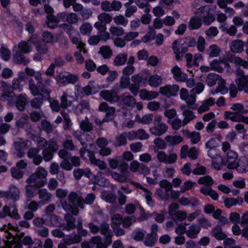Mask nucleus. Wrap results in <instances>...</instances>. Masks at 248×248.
<instances>
[{
  "mask_svg": "<svg viewBox=\"0 0 248 248\" xmlns=\"http://www.w3.org/2000/svg\"><path fill=\"white\" fill-rule=\"evenodd\" d=\"M179 90V87L178 85H166L161 87L159 88L160 93L167 97L175 96L177 94Z\"/></svg>",
  "mask_w": 248,
  "mask_h": 248,
  "instance_id": "15",
  "label": "nucleus"
},
{
  "mask_svg": "<svg viewBox=\"0 0 248 248\" xmlns=\"http://www.w3.org/2000/svg\"><path fill=\"white\" fill-rule=\"evenodd\" d=\"M191 94L185 99L186 104L188 108L192 109H196L197 106L195 105L196 96L195 93H190Z\"/></svg>",
  "mask_w": 248,
  "mask_h": 248,
  "instance_id": "59",
  "label": "nucleus"
},
{
  "mask_svg": "<svg viewBox=\"0 0 248 248\" xmlns=\"http://www.w3.org/2000/svg\"><path fill=\"white\" fill-rule=\"evenodd\" d=\"M239 115L234 112L227 111L224 113V118L225 120H230L234 122H240Z\"/></svg>",
  "mask_w": 248,
  "mask_h": 248,
  "instance_id": "55",
  "label": "nucleus"
},
{
  "mask_svg": "<svg viewBox=\"0 0 248 248\" xmlns=\"http://www.w3.org/2000/svg\"><path fill=\"white\" fill-rule=\"evenodd\" d=\"M62 146L65 149H67L69 151H74L75 150V146L70 136L66 135L65 136V140L62 143Z\"/></svg>",
  "mask_w": 248,
  "mask_h": 248,
  "instance_id": "57",
  "label": "nucleus"
},
{
  "mask_svg": "<svg viewBox=\"0 0 248 248\" xmlns=\"http://www.w3.org/2000/svg\"><path fill=\"white\" fill-rule=\"evenodd\" d=\"M59 149V145L56 141L49 140L48 146L42 151V158L46 162H48L52 159L54 153Z\"/></svg>",
  "mask_w": 248,
  "mask_h": 248,
  "instance_id": "8",
  "label": "nucleus"
},
{
  "mask_svg": "<svg viewBox=\"0 0 248 248\" xmlns=\"http://www.w3.org/2000/svg\"><path fill=\"white\" fill-rule=\"evenodd\" d=\"M220 78V75L215 73H210L207 76L205 81L209 86L212 87L216 84L217 81L218 82Z\"/></svg>",
  "mask_w": 248,
  "mask_h": 248,
  "instance_id": "46",
  "label": "nucleus"
},
{
  "mask_svg": "<svg viewBox=\"0 0 248 248\" xmlns=\"http://www.w3.org/2000/svg\"><path fill=\"white\" fill-rule=\"evenodd\" d=\"M19 51L24 54H28L32 51V46L27 41H21L17 45Z\"/></svg>",
  "mask_w": 248,
  "mask_h": 248,
  "instance_id": "37",
  "label": "nucleus"
},
{
  "mask_svg": "<svg viewBox=\"0 0 248 248\" xmlns=\"http://www.w3.org/2000/svg\"><path fill=\"white\" fill-rule=\"evenodd\" d=\"M68 201L62 202V206L65 212H71L73 215L77 216L79 213L78 207L83 209L84 206L82 204L83 197L79 191H72L68 196Z\"/></svg>",
  "mask_w": 248,
  "mask_h": 248,
  "instance_id": "2",
  "label": "nucleus"
},
{
  "mask_svg": "<svg viewBox=\"0 0 248 248\" xmlns=\"http://www.w3.org/2000/svg\"><path fill=\"white\" fill-rule=\"evenodd\" d=\"M143 196L145 198L147 204L151 207L155 205L154 201L152 198V193L147 189H144Z\"/></svg>",
  "mask_w": 248,
  "mask_h": 248,
  "instance_id": "58",
  "label": "nucleus"
},
{
  "mask_svg": "<svg viewBox=\"0 0 248 248\" xmlns=\"http://www.w3.org/2000/svg\"><path fill=\"white\" fill-rule=\"evenodd\" d=\"M13 145L14 155L19 158L24 157L27 149V141L23 139L18 138L14 142Z\"/></svg>",
  "mask_w": 248,
  "mask_h": 248,
  "instance_id": "7",
  "label": "nucleus"
},
{
  "mask_svg": "<svg viewBox=\"0 0 248 248\" xmlns=\"http://www.w3.org/2000/svg\"><path fill=\"white\" fill-rule=\"evenodd\" d=\"M127 143V139L124 132L115 137L113 145L115 147H120L125 145Z\"/></svg>",
  "mask_w": 248,
  "mask_h": 248,
  "instance_id": "47",
  "label": "nucleus"
},
{
  "mask_svg": "<svg viewBox=\"0 0 248 248\" xmlns=\"http://www.w3.org/2000/svg\"><path fill=\"white\" fill-rule=\"evenodd\" d=\"M211 233L217 239L219 240H223L227 237L226 234L222 232L221 226L218 225L212 229Z\"/></svg>",
  "mask_w": 248,
  "mask_h": 248,
  "instance_id": "34",
  "label": "nucleus"
},
{
  "mask_svg": "<svg viewBox=\"0 0 248 248\" xmlns=\"http://www.w3.org/2000/svg\"><path fill=\"white\" fill-rule=\"evenodd\" d=\"M99 95L105 101L111 104L118 103L119 101V95L114 90H103Z\"/></svg>",
  "mask_w": 248,
  "mask_h": 248,
  "instance_id": "9",
  "label": "nucleus"
},
{
  "mask_svg": "<svg viewBox=\"0 0 248 248\" xmlns=\"http://www.w3.org/2000/svg\"><path fill=\"white\" fill-rule=\"evenodd\" d=\"M171 71L173 74L174 79L177 81L185 82L186 80L187 75L183 73L180 68L178 66H174Z\"/></svg>",
  "mask_w": 248,
  "mask_h": 248,
  "instance_id": "26",
  "label": "nucleus"
},
{
  "mask_svg": "<svg viewBox=\"0 0 248 248\" xmlns=\"http://www.w3.org/2000/svg\"><path fill=\"white\" fill-rule=\"evenodd\" d=\"M69 95L66 92H63L60 97V104L62 109H65L72 105V101L69 100Z\"/></svg>",
  "mask_w": 248,
  "mask_h": 248,
  "instance_id": "43",
  "label": "nucleus"
},
{
  "mask_svg": "<svg viewBox=\"0 0 248 248\" xmlns=\"http://www.w3.org/2000/svg\"><path fill=\"white\" fill-rule=\"evenodd\" d=\"M236 169L239 173L248 171V160L246 158L239 159Z\"/></svg>",
  "mask_w": 248,
  "mask_h": 248,
  "instance_id": "44",
  "label": "nucleus"
},
{
  "mask_svg": "<svg viewBox=\"0 0 248 248\" xmlns=\"http://www.w3.org/2000/svg\"><path fill=\"white\" fill-rule=\"evenodd\" d=\"M202 24V22L201 18L194 16L190 18L188 27L190 30H197L201 27Z\"/></svg>",
  "mask_w": 248,
  "mask_h": 248,
  "instance_id": "39",
  "label": "nucleus"
},
{
  "mask_svg": "<svg viewBox=\"0 0 248 248\" xmlns=\"http://www.w3.org/2000/svg\"><path fill=\"white\" fill-rule=\"evenodd\" d=\"M214 180L209 175H206L200 177L198 180V183L200 185H204L206 186H210L214 184Z\"/></svg>",
  "mask_w": 248,
  "mask_h": 248,
  "instance_id": "64",
  "label": "nucleus"
},
{
  "mask_svg": "<svg viewBox=\"0 0 248 248\" xmlns=\"http://www.w3.org/2000/svg\"><path fill=\"white\" fill-rule=\"evenodd\" d=\"M215 99L210 97L204 101L202 105L198 108V111L199 113H202L209 109L210 106L213 105L215 103Z\"/></svg>",
  "mask_w": 248,
  "mask_h": 248,
  "instance_id": "42",
  "label": "nucleus"
},
{
  "mask_svg": "<svg viewBox=\"0 0 248 248\" xmlns=\"http://www.w3.org/2000/svg\"><path fill=\"white\" fill-rule=\"evenodd\" d=\"M79 126L82 131L87 132L91 131L93 128V124L90 122L87 117L80 122Z\"/></svg>",
  "mask_w": 248,
  "mask_h": 248,
  "instance_id": "53",
  "label": "nucleus"
},
{
  "mask_svg": "<svg viewBox=\"0 0 248 248\" xmlns=\"http://www.w3.org/2000/svg\"><path fill=\"white\" fill-rule=\"evenodd\" d=\"M112 19L114 23L117 26L122 25L126 26L128 22V19L122 15L116 16Z\"/></svg>",
  "mask_w": 248,
  "mask_h": 248,
  "instance_id": "63",
  "label": "nucleus"
},
{
  "mask_svg": "<svg viewBox=\"0 0 248 248\" xmlns=\"http://www.w3.org/2000/svg\"><path fill=\"white\" fill-rule=\"evenodd\" d=\"M39 95H40L42 97L45 96L47 97V100L50 104V107L53 111H60L61 108H62L60 103L59 102L58 100L51 98L50 97V95L49 96H46L45 95H42V94H40Z\"/></svg>",
  "mask_w": 248,
  "mask_h": 248,
  "instance_id": "36",
  "label": "nucleus"
},
{
  "mask_svg": "<svg viewBox=\"0 0 248 248\" xmlns=\"http://www.w3.org/2000/svg\"><path fill=\"white\" fill-rule=\"evenodd\" d=\"M28 102V98L27 94L26 93H21L16 97L15 106L18 110L23 111L25 110Z\"/></svg>",
  "mask_w": 248,
  "mask_h": 248,
  "instance_id": "20",
  "label": "nucleus"
},
{
  "mask_svg": "<svg viewBox=\"0 0 248 248\" xmlns=\"http://www.w3.org/2000/svg\"><path fill=\"white\" fill-rule=\"evenodd\" d=\"M47 171L43 167H38L35 172L31 174L26 180L28 184H33L36 188L44 186L46 183Z\"/></svg>",
  "mask_w": 248,
  "mask_h": 248,
  "instance_id": "3",
  "label": "nucleus"
},
{
  "mask_svg": "<svg viewBox=\"0 0 248 248\" xmlns=\"http://www.w3.org/2000/svg\"><path fill=\"white\" fill-rule=\"evenodd\" d=\"M156 158L159 162L166 164H172L176 161L177 155L175 153L167 155L165 152L161 151L157 152Z\"/></svg>",
  "mask_w": 248,
  "mask_h": 248,
  "instance_id": "13",
  "label": "nucleus"
},
{
  "mask_svg": "<svg viewBox=\"0 0 248 248\" xmlns=\"http://www.w3.org/2000/svg\"><path fill=\"white\" fill-rule=\"evenodd\" d=\"M29 124V116L28 114L23 113L21 117L17 120L15 123L16 128L18 130L21 128H24Z\"/></svg>",
  "mask_w": 248,
  "mask_h": 248,
  "instance_id": "33",
  "label": "nucleus"
},
{
  "mask_svg": "<svg viewBox=\"0 0 248 248\" xmlns=\"http://www.w3.org/2000/svg\"><path fill=\"white\" fill-rule=\"evenodd\" d=\"M82 240L81 237L78 234L69 235L63 239V241L67 245L78 243Z\"/></svg>",
  "mask_w": 248,
  "mask_h": 248,
  "instance_id": "41",
  "label": "nucleus"
},
{
  "mask_svg": "<svg viewBox=\"0 0 248 248\" xmlns=\"http://www.w3.org/2000/svg\"><path fill=\"white\" fill-rule=\"evenodd\" d=\"M66 214L64 216V218L66 222V225L64 228L67 231L73 230L76 228V218L73 217L71 212H66Z\"/></svg>",
  "mask_w": 248,
  "mask_h": 248,
  "instance_id": "25",
  "label": "nucleus"
},
{
  "mask_svg": "<svg viewBox=\"0 0 248 248\" xmlns=\"http://www.w3.org/2000/svg\"><path fill=\"white\" fill-rule=\"evenodd\" d=\"M162 78L157 75H154L150 76L148 79L149 84L153 87H158L162 83Z\"/></svg>",
  "mask_w": 248,
  "mask_h": 248,
  "instance_id": "49",
  "label": "nucleus"
},
{
  "mask_svg": "<svg viewBox=\"0 0 248 248\" xmlns=\"http://www.w3.org/2000/svg\"><path fill=\"white\" fill-rule=\"evenodd\" d=\"M201 17L203 18V22L204 24L208 25L213 22L215 19V16L208 11L202 12Z\"/></svg>",
  "mask_w": 248,
  "mask_h": 248,
  "instance_id": "52",
  "label": "nucleus"
},
{
  "mask_svg": "<svg viewBox=\"0 0 248 248\" xmlns=\"http://www.w3.org/2000/svg\"><path fill=\"white\" fill-rule=\"evenodd\" d=\"M38 188L35 187L32 184H29L25 186V195L29 198L34 197L36 194V189Z\"/></svg>",
  "mask_w": 248,
  "mask_h": 248,
  "instance_id": "60",
  "label": "nucleus"
},
{
  "mask_svg": "<svg viewBox=\"0 0 248 248\" xmlns=\"http://www.w3.org/2000/svg\"><path fill=\"white\" fill-rule=\"evenodd\" d=\"M98 110L100 111L106 112L104 122H108L113 119L116 111L114 107H109L106 102H103L99 105Z\"/></svg>",
  "mask_w": 248,
  "mask_h": 248,
  "instance_id": "12",
  "label": "nucleus"
},
{
  "mask_svg": "<svg viewBox=\"0 0 248 248\" xmlns=\"http://www.w3.org/2000/svg\"><path fill=\"white\" fill-rule=\"evenodd\" d=\"M188 156L191 159H196L198 157V152L195 147H192L188 150L187 145H183L180 151V157L186 158Z\"/></svg>",
  "mask_w": 248,
  "mask_h": 248,
  "instance_id": "17",
  "label": "nucleus"
},
{
  "mask_svg": "<svg viewBox=\"0 0 248 248\" xmlns=\"http://www.w3.org/2000/svg\"><path fill=\"white\" fill-rule=\"evenodd\" d=\"M186 137L190 139L193 144L197 143L201 139L200 133L198 132L194 131L190 132L188 131H186Z\"/></svg>",
  "mask_w": 248,
  "mask_h": 248,
  "instance_id": "56",
  "label": "nucleus"
},
{
  "mask_svg": "<svg viewBox=\"0 0 248 248\" xmlns=\"http://www.w3.org/2000/svg\"><path fill=\"white\" fill-rule=\"evenodd\" d=\"M154 126L149 129L150 132L153 135L160 136L165 134L168 129V126L162 121L160 116H156L154 119Z\"/></svg>",
  "mask_w": 248,
  "mask_h": 248,
  "instance_id": "4",
  "label": "nucleus"
},
{
  "mask_svg": "<svg viewBox=\"0 0 248 248\" xmlns=\"http://www.w3.org/2000/svg\"><path fill=\"white\" fill-rule=\"evenodd\" d=\"M243 202L242 198L237 197L236 198H228L224 200V204L225 206L229 208L237 204H241Z\"/></svg>",
  "mask_w": 248,
  "mask_h": 248,
  "instance_id": "45",
  "label": "nucleus"
},
{
  "mask_svg": "<svg viewBox=\"0 0 248 248\" xmlns=\"http://www.w3.org/2000/svg\"><path fill=\"white\" fill-rule=\"evenodd\" d=\"M38 194L43 204H46L51 200L52 195L46 188L39 189L38 190Z\"/></svg>",
  "mask_w": 248,
  "mask_h": 248,
  "instance_id": "30",
  "label": "nucleus"
},
{
  "mask_svg": "<svg viewBox=\"0 0 248 248\" xmlns=\"http://www.w3.org/2000/svg\"><path fill=\"white\" fill-rule=\"evenodd\" d=\"M59 20L56 16L53 14L47 15L46 24L47 27L51 29H55L58 26Z\"/></svg>",
  "mask_w": 248,
  "mask_h": 248,
  "instance_id": "40",
  "label": "nucleus"
},
{
  "mask_svg": "<svg viewBox=\"0 0 248 248\" xmlns=\"http://www.w3.org/2000/svg\"><path fill=\"white\" fill-rule=\"evenodd\" d=\"M26 77L23 72L19 73L18 77L14 78L12 80V86L11 87L14 90L21 92L23 90V87L21 84V82L24 80Z\"/></svg>",
  "mask_w": 248,
  "mask_h": 248,
  "instance_id": "24",
  "label": "nucleus"
},
{
  "mask_svg": "<svg viewBox=\"0 0 248 248\" xmlns=\"http://www.w3.org/2000/svg\"><path fill=\"white\" fill-rule=\"evenodd\" d=\"M20 191L19 189L14 185H11L9 190L5 191L4 198L11 199L14 202L19 200L20 197Z\"/></svg>",
  "mask_w": 248,
  "mask_h": 248,
  "instance_id": "21",
  "label": "nucleus"
},
{
  "mask_svg": "<svg viewBox=\"0 0 248 248\" xmlns=\"http://www.w3.org/2000/svg\"><path fill=\"white\" fill-rule=\"evenodd\" d=\"M20 240L24 245L28 246V248H40L42 244L40 240L34 239L33 241L31 237L29 236H25Z\"/></svg>",
  "mask_w": 248,
  "mask_h": 248,
  "instance_id": "19",
  "label": "nucleus"
},
{
  "mask_svg": "<svg viewBox=\"0 0 248 248\" xmlns=\"http://www.w3.org/2000/svg\"><path fill=\"white\" fill-rule=\"evenodd\" d=\"M99 232L104 236V239L112 240L113 233L109 228L108 223L103 222L99 225Z\"/></svg>",
  "mask_w": 248,
  "mask_h": 248,
  "instance_id": "23",
  "label": "nucleus"
},
{
  "mask_svg": "<svg viewBox=\"0 0 248 248\" xmlns=\"http://www.w3.org/2000/svg\"><path fill=\"white\" fill-rule=\"evenodd\" d=\"M158 96V93L155 91H148L146 89H142L140 91V96L142 100H150Z\"/></svg>",
  "mask_w": 248,
  "mask_h": 248,
  "instance_id": "29",
  "label": "nucleus"
},
{
  "mask_svg": "<svg viewBox=\"0 0 248 248\" xmlns=\"http://www.w3.org/2000/svg\"><path fill=\"white\" fill-rule=\"evenodd\" d=\"M23 54L19 51L15 53L13 58L15 63L17 64L23 63L24 65H26L29 62V60L26 59V57Z\"/></svg>",
  "mask_w": 248,
  "mask_h": 248,
  "instance_id": "48",
  "label": "nucleus"
},
{
  "mask_svg": "<svg viewBox=\"0 0 248 248\" xmlns=\"http://www.w3.org/2000/svg\"><path fill=\"white\" fill-rule=\"evenodd\" d=\"M88 153L90 162L92 164L98 167L100 170H105L106 169L107 165L104 161L96 159L92 152L88 151Z\"/></svg>",
  "mask_w": 248,
  "mask_h": 248,
  "instance_id": "27",
  "label": "nucleus"
},
{
  "mask_svg": "<svg viewBox=\"0 0 248 248\" xmlns=\"http://www.w3.org/2000/svg\"><path fill=\"white\" fill-rule=\"evenodd\" d=\"M237 76L235 80L238 90L244 91L248 93V75H245L244 71L241 69H238L236 71Z\"/></svg>",
  "mask_w": 248,
  "mask_h": 248,
  "instance_id": "6",
  "label": "nucleus"
},
{
  "mask_svg": "<svg viewBox=\"0 0 248 248\" xmlns=\"http://www.w3.org/2000/svg\"><path fill=\"white\" fill-rule=\"evenodd\" d=\"M39 149L37 148H31L27 152V156L29 158L33 159V162L36 165H39L43 160L42 156L38 155Z\"/></svg>",
  "mask_w": 248,
  "mask_h": 248,
  "instance_id": "22",
  "label": "nucleus"
},
{
  "mask_svg": "<svg viewBox=\"0 0 248 248\" xmlns=\"http://www.w3.org/2000/svg\"><path fill=\"white\" fill-rule=\"evenodd\" d=\"M67 72H62L56 76L55 79L59 86H65L67 84Z\"/></svg>",
  "mask_w": 248,
  "mask_h": 248,
  "instance_id": "61",
  "label": "nucleus"
},
{
  "mask_svg": "<svg viewBox=\"0 0 248 248\" xmlns=\"http://www.w3.org/2000/svg\"><path fill=\"white\" fill-rule=\"evenodd\" d=\"M244 43L239 39L233 40L231 43L230 48L234 53L241 52L244 49Z\"/></svg>",
  "mask_w": 248,
  "mask_h": 248,
  "instance_id": "31",
  "label": "nucleus"
},
{
  "mask_svg": "<svg viewBox=\"0 0 248 248\" xmlns=\"http://www.w3.org/2000/svg\"><path fill=\"white\" fill-rule=\"evenodd\" d=\"M98 21L94 24L95 28H107V24H109L112 20V16L107 13H102L97 16Z\"/></svg>",
  "mask_w": 248,
  "mask_h": 248,
  "instance_id": "16",
  "label": "nucleus"
},
{
  "mask_svg": "<svg viewBox=\"0 0 248 248\" xmlns=\"http://www.w3.org/2000/svg\"><path fill=\"white\" fill-rule=\"evenodd\" d=\"M2 93L1 100L6 101H10L15 96V93L10 85H8L5 81H1L0 87Z\"/></svg>",
  "mask_w": 248,
  "mask_h": 248,
  "instance_id": "11",
  "label": "nucleus"
},
{
  "mask_svg": "<svg viewBox=\"0 0 248 248\" xmlns=\"http://www.w3.org/2000/svg\"><path fill=\"white\" fill-rule=\"evenodd\" d=\"M122 7V4L119 1L113 0L111 2L105 0L101 3V8L105 12L119 11Z\"/></svg>",
  "mask_w": 248,
  "mask_h": 248,
  "instance_id": "14",
  "label": "nucleus"
},
{
  "mask_svg": "<svg viewBox=\"0 0 248 248\" xmlns=\"http://www.w3.org/2000/svg\"><path fill=\"white\" fill-rule=\"evenodd\" d=\"M41 203V201L36 202L30 199H27L26 202V205L28 209L33 212H36L38 209Z\"/></svg>",
  "mask_w": 248,
  "mask_h": 248,
  "instance_id": "50",
  "label": "nucleus"
},
{
  "mask_svg": "<svg viewBox=\"0 0 248 248\" xmlns=\"http://www.w3.org/2000/svg\"><path fill=\"white\" fill-rule=\"evenodd\" d=\"M98 31V35L100 38V40L107 41L111 38L110 32L106 31L107 28H95Z\"/></svg>",
  "mask_w": 248,
  "mask_h": 248,
  "instance_id": "51",
  "label": "nucleus"
},
{
  "mask_svg": "<svg viewBox=\"0 0 248 248\" xmlns=\"http://www.w3.org/2000/svg\"><path fill=\"white\" fill-rule=\"evenodd\" d=\"M182 115L184 117L183 120V126L186 125L196 118L194 113L191 110L182 112Z\"/></svg>",
  "mask_w": 248,
  "mask_h": 248,
  "instance_id": "54",
  "label": "nucleus"
},
{
  "mask_svg": "<svg viewBox=\"0 0 248 248\" xmlns=\"http://www.w3.org/2000/svg\"><path fill=\"white\" fill-rule=\"evenodd\" d=\"M98 53L105 59H109L113 55V51L110 46H103L100 47Z\"/></svg>",
  "mask_w": 248,
  "mask_h": 248,
  "instance_id": "38",
  "label": "nucleus"
},
{
  "mask_svg": "<svg viewBox=\"0 0 248 248\" xmlns=\"http://www.w3.org/2000/svg\"><path fill=\"white\" fill-rule=\"evenodd\" d=\"M111 36L119 37L125 33L124 29L120 26L111 25L109 28Z\"/></svg>",
  "mask_w": 248,
  "mask_h": 248,
  "instance_id": "32",
  "label": "nucleus"
},
{
  "mask_svg": "<svg viewBox=\"0 0 248 248\" xmlns=\"http://www.w3.org/2000/svg\"><path fill=\"white\" fill-rule=\"evenodd\" d=\"M136 103V99L128 93H124L119 95L118 105L129 108H133Z\"/></svg>",
  "mask_w": 248,
  "mask_h": 248,
  "instance_id": "10",
  "label": "nucleus"
},
{
  "mask_svg": "<svg viewBox=\"0 0 248 248\" xmlns=\"http://www.w3.org/2000/svg\"><path fill=\"white\" fill-rule=\"evenodd\" d=\"M180 41L175 40L172 44V48L174 53L175 54V59L177 60H180L182 57L180 55V47L181 46Z\"/></svg>",
  "mask_w": 248,
  "mask_h": 248,
  "instance_id": "62",
  "label": "nucleus"
},
{
  "mask_svg": "<svg viewBox=\"0 0 248 248\" xmlns=\"http://www.w3.org/2000/svg\"><path fill=\"white\" fill-rule=\"evenodd\" d=\"M26 74L30 77H34L36 82L33 79L29 80V90L33 96H38L40 94L49 96L51 93L49 88L52 80L48 78L43 80L42 75L39 71H35L33 69L26 67L25 69Z\"/></svg>",
  "mask_w": 248,
  "mask_h": 248,
  "instance_id": "1",
  "label": "nucleus"
},
{
  "mask_svg": "<svg viewBox=\"0 0 248 248\" xmlns=\"http://www.w3.org/2000/svg\"><path fill=\"white\" fill-rule=\"evenodd\" d=\"M127 61V55L124 53H121L116 55L113 60V65L120 66L124 65Z\"/></svg>",
  "mask_w": 248,
  "mask_h": 248,
  "instance_id": "35",
  "label": "nucleus"
},
{
  "mask_svg": "<svg viewBox=\"0 0 248 248\" xmlns=\"http://www.w3.org/2000/svg\"><path fill=\"white\" fill-rule=\"evenodd\" d=\"M69 36L72 42L75 45H77V48L78 49H83L84 54L86 53L87 51L84 48L85 44L80 40V35L76 31H74L69 33Z\"/></svg>",
  "mask_w": 248,
  "mask_h": 248,
  "instance_id": "18",
  "label": "nucleus"
},
{
  "mask_svg": "<svg viewBox=\"0 0 248 248\" xmlns=\"http://www.w3.org/2000/svg\"><path fill=\"white\" fill-rule=\"evenodd\" d=\"M159 185L161 188L156 190V194L161 200L165 201L169 200V192L172 188L171 183L166 179H163L159 182Z\"/></svg>",
  "mask_w": 248,
  "mask_h": 248,
  "instance_id": "5",
  "label": "nucleus"
},
{
  "mask_svg": "<svg viewBox=\"0 0 248 248\" xmlns=\"http://www.w3.org/2000/svg\"><path fill=\"white\" fill-rule=\"evenodd\" d=\"M200 231L201 227L200 226L193 224L186 230V235L189 238L194 239L197 237Z\"/></svg>",
  "mask_w": 248,
  "mask_h": 248,
  "instance_id": "28",
  "label": "nucleus"
}]
</instances>
